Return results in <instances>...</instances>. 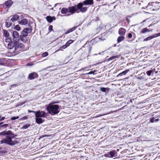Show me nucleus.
I'll list each match as a JSON object with an SVG mask.
<instances>
[{"mask_svg": "<svg viewBox=\"0 0 160 160\" xmlns=\"http://www.w3.org/2000/svg\"><path fill=\"white\" fill-rule=\"evenodd\" d=\"M28 111L29 113L33 112L35 114V122L38 124L42 123L44 121L42 118H45L47 116V114L43 111H34L30 110H28Z\"/></svg>", "mask_w": 160, "mask_h": 160, "instance_id": "f257e3e1", "label": "nucleus"}, {"mask_svg": "<svg viewBox=\"0 0 160 160\" xmlns=\"http://www.w3.org/2000/svg\"><path fill=\"white\" fill-rule=\"evenodd\" d=\"M13 42H11L10 43L8 44V48L9 49L14 48V52L16 53L18 52L20 50L18 49L23 48H24V46L22 43L20 44L19 43V39H13Z\"/></svg>", "mask_w": 160, "mask_h": 160, "instance_id": "f03ea898", "label": "nucleus"}, {"mask_svg": "<svg viewBox=\"0 0 160 160\" xmlns=\"http://www.w3.org/2000/svg\"><path fill=\"white\" fill-rule=\"evenodd\" d=\"M46 108L48 112L51 115L56 114L59 112V106L52 103H49L47 106Z\"/></svg>", "mask_w": 160, "mask_h": 160, "instance_id": "7ed1b4c3", "label": "nucleus"}, {"mask_svg": "<svg viewBox=\"0 0 160 160\" xmlns=\"http://www.w3.org/2000/svg\"><path fill=\"white\" fill-rule=\"evenodd\" d=\"M12 136H7L5 138L1 140L0 141L1 143H5L9 145H13L16 143L15 141H12V139L15 138L17 136L16 135H12Z\"/></svg>", "mask_w": 160, "mask_h": 160, "instance_id": "20e7f679", "label": "nucleus"}, {"mask_svg": "<svg viewBox=\"0 0 160 160\" xmlns=\"http://www.w3.org/2000/svg\"><path fill=\"white\" fill-rule=\"evenodd\" d=\"M71 109L69 107H65L61 106V114L65 117H67L70 113Z\"/></svg>", "mask_w": 160, "mask_h": 160, "instance_id": "39448f33", "label": "nucleus"}, {"mask_svg": "<svg viewBox=\"0 0 160 160\" xmlns=\"http://www.w3.org/2000/svg\"><path fill=\"white\" fill-rule=\"evenodd\" d=\"M129 69H126L125 70L122 72L119 73L116 76L120 80H124L126 79H127L128 78H123V76L125 75L129 71Z\"/></svg>", "mask_w": 160, "mask_h": 160, "instance_id": "423d86ee", "label": "nucleus"}, {"mask_svg": "<svg viewBox=\"0 0 160 160\" xmlns=\"http://www.w3.org/2000/svg\"><path fill=\"white\" fill-rule=\"evenodd\" d=\"M83 4L82 3H79L77 5V8L79 12L82 13L85 12L87 10V7H83Z\"/></svg>", "mask_w": 160, "mask_h": 160, "instance_id": "0eeeda50", "label": "nucleus"}, {"mask_svg": "<svg viewBox=\"0 0 160 160\" xmlns=\"http://www.w3.org/2000/svg\"><path fill=\"white\" fill-rule=\"evenodd\" d=\"M108 158H112L117 156V152L115 150H112L108 152L105 156Z\"/></svg>", "mask_w": 160, "mask_h": 160, "instance_id": "6e6552de", "label": "nucleus"}, {"mask_svg": "<svg viewBox=\"0 0 160 160\" xmlns=\"http://www.w3.org/2000/svg\"><path fill=\"white\" fill-rule=\"evenodd\" d=\"M109 32V31H106L105 32H104L102 33L100 37L98 38H96L95 39L98 38L101 41H103L106 39V38L107 37L108 34V33Z\"/></svg>", "mask_w": 160, "mask_h": 160, "instance_id": "1a4fd4ad", "label": "nucleus"}, {"mask_svg": "<svg viewBox=\"0 0 160 160\" xmlns=\"http://www.w3.org/2000/svg\"><path fill=\"white\" fill-rule=\"evenodd\" d=\"M68 10V12H69L71 14L74 13L76 11H77V12H79L77 8V5L70 7H69Z\"/></svg>", "mask_w": 160, "mask_h": 160, "instance_id": "9d476101", "label": "nucleus"}, {"mask_svg": "<svg viewBox=\"0 0 160 160\" xmlns=\"http://www.w3.org/2000/svg\"><path fill=\"white\" fill-rule=\"evenodd\" d=\"M38 77V74L35 72H33L29 74L28 76V79L32 80Z\"/></svg>", "mask_w": 160, "mask_h": 160, "instance_id": "9b49d317", "label": "nucleus"}, {"mask_svg": "<svg viewBox=\"0 0 160 160\" xmlns=\"http://www.w3.org/2000/svg\"><path fill=\"white\" fill-rule=\"evenodd\" d=\"M152 117L149 119V122L151 123L157 122L159 121L158 118H157L158 116L153 114L152 115Z\"/></svg>", "mask_w": 160, "mask_h": 160, "instance_id": "f8f14e48", "label": "nucleus"}, {"mask_svg": "<svg viewBox=\"0 0 160 160\" xmlns=\"http://www.w3.org/2000/svg\"><path fill=\"white\" fill-rule=\"evenodd\" d=\"M74 41L72 40H69L64 45L61 46V51H62V49H64L70 46V45Z\"/></svg>", "mask_w": 160, "mask_h": 160, "instance_id": "ddd939ff", "label": "nucleus"}, {"mask_svg": "<svg viewBox=\"0 0 160 160\" xmlns=\"http://www.w3.org/2000/svg\"><path fill=\"white\" fill-rule=\"evenodd\" d=\"M160 36V32L157 33H155L152 35L146 38L143 39V41H148L149 40H150L152 38L158 37Z\"/></svg>", "mask_w": 160, "mask_h": 160, "instance_id": "4468645a", "label": "nucleus"}, {"mask_svg": "<svg viewBox=\"0 0 160 160\" xmlns=\"http://www.w3.org/2000/svg\"><path fill=\"white\" fill-rule=\"evenodd\" d=\"M6 135L8 136L9 135H14V134L10 130H9L8 131H4L0 133V135L4 136Z\"/></svg>", "mask_w": 160, "mask_h": 160, "instance_id": "2eb2a0df", "label": "nucleus"}, {"mask_svg": "<svg viewBox=\"0 0 160 160\" xmlns=\"http://www.w3.org/2000/svg\"><path fill=\"white\" fill-rule=\"evenodd\" d=\"M12 4L13 2L12 0H8L5 2L3 7H4L5 8L7 7L9 8L12 6Z\"/></svg>", "mask_w": 160, "mask_h": 160, "instance_id": "dca6fc26", "label": "nucleus"}, {"mask_svg": "<svg viewBox=\"0 0 160 160\" xmlns=\"http://www.w3.org/2000/svg\"><path fill=\"white\" fill-rule=\"evenodd\" d=\"M46 19L48 22L51 23L56 20V18L54 16H47L46 17Z\"/></svg>", "mask_w": 160, "mask_h": 160, "instance_id": "f3484780", "label": "nucleus"}, {"mask_svg": "<svg viewBox=\"0 0 160 160\" xmlns=\"http://www.w3.org/2000/svg\"><path fill=\"white\" fill-rule=\"evenodd\" d=\"M82 3L85 5H91L93 4V0H86L84 1Z\"/></svg>", "mask_w": 160, "mask_h": 160, "instance_id": "a211bd4d", "label": "nucleus"}, {"mask_svg": "<svg viewBox=\"0 0 160 160\" xmlns=\"http://www.w3.org/2000/svg\"><path fill=\"white\" fill-rule=\"evenodd\" d=\"M12 36L13 38V39H18L17 38L19 39V33L17 32L16 31H14L12 32Z\"/></svg>", "mask_w": 160, "mask_h": 160, "instance_id": "6ab92c4d", "label": "nucleus"}, {"mask_svg": "<svg viewBox=\"0 0 160 160\" xmlns=\"http://www.w3.org/2000/svg\"><path fill=\"white\" fill-rule=\"evenodd\" d=\"M32 31H22V32L21 35L23 37H26L28 36V34L31 32Z\"/></svg>", "mask_w": 160, "mask_h": 160, "instance_id": "aec40b11", "label": "nucleus"}, {"mask_svg": "<svg viewBox=\"0 0 160 160\" xmlns=\"http://www.w3.org/2000/svg\"><path fill=\"white\" fill-rule=\"evenodd\" d=\"M110 88H108L101 87L100 88V90L102 92L108 93L110 90Z\"/></svg>", "mask_w": 160, "mask_h": 160, "instance_id": "412c9836", "label": "nucleus"}, {"mask_svg": "<svg viewBox=\"0 0 160 160\" xmlns=\"http://www.w3.org/2000/svg\"><path fill=\"white\" fill-rule=\"evenodd\" d=\"M28 19L26 18L20 21L19 23L21 25H25L28 23Z\"/></svg>", "mask_w": 160, "mask_h": 160, "instance_id": "4be33fe9", "label": "nucleus"}, {"mask_svg": "<svg viewBox=\"0 0 160 160\" xmlns=\"http://www.w3.org/2000/svg\"><path fill=\"white\" fill-rule=\"evenodd\" d=\"M19 18V16L17 15H14L13 17L11 19L12 22L17 20Z\"/></svg>", "mask_w": 160, "mask_h": 160, "instance_id": "5701e85b", "label": "nucleus"}, {"mask_svg": "<svg viewBox=\"0 0 160 160\" xmlns=\"http://www.w3.org/2000/svg\"><path fill=\"white\" fill-rule=\"evenodd\" d=\"M124 38V37L123 36H119L117 39V42L119 43L122 41Z\"/></svg>", "mask_w": 160, "mask_h": 160, "instance_id": "b1692460", "label": "nucleus"}, {"mask_svg": "<svg viewBox=\"0 0 160 160\" xmlns=\"http://www.w3.org/2000/svg\"><path fill=\"white\" fill-rule=\"evenodd\" d=\"M97 72V71L96 70H94V71H91L89 72L86 73H84L81 74V76H83L86 75H88V74H95V72Z\"/></svg>", "mask_w": 160, "mask_h": 160, "instance_id": "393cba45", "label": "nucleus"}, {"mask_svg": "<svg viewBox=\"0 0 160 160\" xmlns=\"http://www.w3.org/2000/svg\"><path fill=\"white\" fill-rule=\"evenodd\" d=\"M6 61V58H0V65H3Z\"/></svg>", "mask_w": 160, "mask_h": 160, "instance_id": "a878e982", "label": "nucleus"}, {"mask_svg": "<svg viewBox=\"0 0 160 160\" xmlns=\"http://www.w3.org/2000/svg\"><path fill=\"white\" fill-rule=\"evenodd\" d=\"M61 12L63 14H66L68 12V9L64 8H63L62 9Z\"/></svg>", "mask_w": 160, "mask_h": 160, "instance_id": "bb28decb", "label": "nucleus"}, {"mask_svg": "<svg viewBox=\"0 0 160 160\" xmlns=\"http://www.w3.org/2000/svg\"><path fill=\"white\" fill-rule=\"evenodd\" d=\"M125 33L126 31H118V33L120 36H124L125 35Z\"/></svg>", "mask_w": 160, "mask_h": 160, "instance_id": "cd10ccee", "label": "nucleus"}, {"mask_svg": "<svg viewBox=\"0 0 160 160\" xmlns=\"http://www.w3.org/2000/svg\"><path fill=\"white\" fill-rule=\"evenodd\" d=\"M3 33L5 37L8 38L9 36V35L8 31H3Z\"/></svg>", "mask_w": 160, "mask_h": 160, "instance_id": "c85d7f7f", "label": "nucleus"}, {"mask_svg": "<svg viewBox=\"0 0 160 160\" xmlns=\"http://www.w3.org/2000/svg\"><path fill=\"white\" fill-rule=\"evenodd\" d=\"M152 70H150L147 71L146 72L147 75L148 76H150L152 74H153V73L152 72Z\"/></svg>", "mask_w": 160, "mask_h": 160, "instance_id": "c756f323", "label": "nucleus"}, {"mask_svg": "<svg viewBox=\"0 0 160 160\" xmlns=\"http://www.w3.org/2000/svg\"><path fill=\"white\" fill-rule=\"evenodd\" d=\"M48 53L47 52H45L42 54V57H45L48 55Z\"/></svg>", "mask_w": 160, "mask_h": 160, "instance_id": "7c9ffc66", "label": "nucleus"}, {"mask_svg": "<svg viewBox=\"0 0 160 160\" xmlns=\"http://www.w3.org/2000/svg\"><path fill=\"white\" fill-rule=\"evenodd\" d=\"M30 126V125L29 124H26L24 125L23 127H22V128L24 129H26L27 128H28L29 126Z\"/></svg>", "mask_w": 160, "mask_h": 160, "instance_id": "2f4dec72", "label": "nucleus"}, {"mask_svg": "<svg viewBox=\"0 0 160 160\" xmlns=\"http://www.w3.org/2000/svg\"><path fill=\"white\" fill-rule=\"evenodd\" d=\"M89 68L88 67H85V68H82L80 70H79V71H82V70H83L84 71L88 70Z\"/></svg>", "mask_w": 160, "mask_h": 160, "instance_id": "473e14b6", "label": "nucleus"}, {"mask_svg": "<svg viewBox=\"0 0 160 160\" xmlns=\"http://www.w3.org/2000/svg\"><path fill=\"white\" fill-rule=\"evenodd\" d=\"M14 28L16 29V30H20V28L18 25L14 27Z\"/></svg>", "mask_w": 160, "mask_h": 160, "instance_id": "72a5a7b5", "label": "nucleus"}, {"mask_svg": "<svg viewBox=\"0 0 160 160\" xmlns=\"http://www.w3.org/2000/svg\"><path fill=\"white\" fill-rule=\"evenodd\" d=\"M19 117L18 116H17V117H13L11 118V119L12 120H15L16 119H18L19 118Z\"/></svg>", "mask_w": 160, "mask_h": 160, "instance_id": "f704fd0d", "label": "nucleus"}, {"mask_svg": "<svg viewBox=\"0 0 160 160\" xmlns=\"http://www.w3.org/2000/svg\"><path fill=\"white\" fill-rule=\"evenodd\" d=\"M32 27H31V26H30V28H26L23 30H32Z\"/></svg>", "mask_w": 160, "mask_h": 160, "instance_id": "c9c22d12", "label": "nucleus"}, {"mask_svg": "<svg viewBox=\"0 0 160 160\" xmlns=\"http://www.w3.org/2000/svg\"><path fill=\"white\" fill-rule=\"evenodd\" d=\"M8 126V124H5L2 125L1 126H0V127H6Z\"/></svg>", "mask_w": 160, "mask_h": 160, "instance_id": "e433bc0d", "label": "nucleus"}, {"mask_svg": "<svg viewBox=\"0 0 160 160\" xmlns=\"http://www.w3.org/2000/svg\"><path fill=\"white\" fill-rule=\"evenodd\" d=\"M132 37V35L131 33H129L128 35V37L129 38H131Z\"/></svg>", "mask_w": 160, "mask_h": 160, "instance_id": "4c0bfd02", "label": "nucleus"}, {"mask_svg": "<svg viewBox=\"0 0 160 160\" xmlns=\"http://www.w3.org/2000/svg\"><path fill=\"white\" fill-rule=\"evenodd\" d=\"M114 59H115L114 57V56H112L111 57H110L108 59V61L111 60H113Z\"/></svg>", "mask_w": 160, "mask_h": 160, "instance_id": "58836bf2", "label": "nucleus"}, {"mask_svg": "<svg viewBox=\"0 0 160 160\" xmlns=\"http://www.w3.org/2000/svg\"><path fill=\"white\" fill-rule=\"evenodd\" d=\"M150 31H141L140 33L142 34V33H144L147 32H149Z\"/></svg>", "mask_w": 160, "mask_h": 160, "instance_id": "ea45409f", "label": "nucleus"}, {"mask_svg": "<svg viewBox=\"0 0 160 160\" xmlns=\"http://www.w3.org/2000/svg\"><path fill=\"white\" fill-rule=\"evenodd\" d=\"M78 26H74L72 28L70 29L69 30H75L78 28Z\"/></svg>", "mask_w": 160, "mask_h": 160, "instance_id": "a19ab883", "label": "nucleus"}, {"mask_svg": "<svg viewBox=\"0 0 160 160\" xmlns=\"http://www.w3.org/2000/svg\"><path fill=\"white\" fill-rule=\"evenodd\" d=\"M48 7V8L49 9H52V10H53V8H52V6L51 5H48V6H47Z\"/></svg>", "mask_w": 160, "mask_h": 160, "instance_id": "79ce46f5", "label": "nucleus"}, {"mask_svg": "<svg viewBox=\"0 0 160 160\" xmlns=\"http://www.w3.org/2000/svg\"><path fill=\"white\" fill-rule=\"evenodd\" d=\"M27 119H28V117L27 116H25V117H22V118H21L20 119L21 120H24Z\"/></svg>", "mask_w": 160, "mask_h": 160, "instance_id": "37998d69", "label": "nucleus"}, {"mask_svg": "<svg viewBox=\"0 0 160 160\" xmlns=\"http://www.w3.org/2000/svg\"><path fill=\"white\" fill-rule=\"evenodd\" d=\"M5 118L4 117H1V116H0V121L3 120Z\"/></svg>", "mask_w": 160, "mask_h": 160, "instance_id": "c03bdc74", "label": "nucleus"}, {"mask_svg": "<svg viewBox=\"0 0 160 160\" xmlns=\"http://www.w3.org/2000/svg\"><path fill=\"white\" fill-rule=\"evenodd\" d=\"M52 25H50L49 28L48 30H52Z\"/></svg>", "mask_w": 160, "mask_h": 160, "instance_id": "a18cd8bd", "label": "nucleus"}, {"mask_svg": "<svg viewBox=\"0 0 160 160\" xmlns=\"http://www.w3.org/2000/svg\"><path fill=\"white\" fill-rule=\"evenodd\" d=\"M72 31H72H67L65 32V33L66 34H68V33H69L70 32H71L72 31Z\"/></svg>", "mask_w": 160, "mask_h": 160, "instance_id": "49530a36", "label": "nucleus"}, {"mask_svg": "<svg viewBox=\"0 0 160 160\" xmlns=\"http://www.w3.org/2000/svg\"><path fill=\"white\" fill-rule=\"evenodd\" d=\"M10 24H8L7 22H6V26L7 28H8V27H10Z\"/></svg>", "mask_w": 160, "mask_h": 160, "instance_id": "de8ad7c7", "label": "nucleus"}, {"mask_svg": "<svg viewBox=\"0 0 160 160\" xmlns=\"http://www.w3.org/2000/svg\"><path fill=\"white\" fill-rule=\"evenodd\" d=\"M92 48V47L90 45H89V52H90V51L91 50Z\"/></svg>", "mask_w": 160, "mask_h": 160, "instance_id": "09e8293b", "label": "nucleus"}, {"mask_svg": "<svg viewBox=\"0 0 160 160\" xmlns=\"http://www.w3.org/2000/svg\"><path fill=\"white\" fill-rule=\"evenodd\" d=\"M66 144L65 143V144H64V143H62V144L61 145V146L62 148H63V146H65V145Z\"/></svg>", "mask_w": 160, "mask_h": 160, "instance_id": "8fccbe9b", "label": "nucleus"}, {"mask_svg": "<svg viewBox=\"0 0 160 160\" xmlns=\"http://www.w3.org/2000/svg\"><path fill=\"white\" fill-rule=\"evenodd\" d=\"M119 56H120L119 55H116V56H114V57L115 58V59L116 58H118L119 57Z\"/></svg>", "mask_w": 160, "mask_h": 160, "instance_id": "3c124183", "label": "nucleus"}, {"mask_svg": "<svg viewBox=\"0 0 160 160\" xmlns=\"http://www.w3.org/2000/svg\"><path fill=\"white\" fill-rule=\"evenodd\" d=\"M155 68L153 69H151L150 70H152V73H153V72H155Z\"/></svg>", "mask_w": 160, "mask_h": 160, "instance_id": "603ef678", "label": "nucleus"}, {"mask_svg": "<svg viewBox=\"0 0 160 160\" xmlns=\"http://www.w3.org/2000/svg\"><path fill=\"white\" fill-rule=\"evenodd\" d=\"M98 54H100V53H98V54H94L93 55H97Z\"/></svg>", "mask_w": 160, "mask_h": 160, "instance_id": "864d4df0", "label": "nucleus"}, {"mask_svg": "<svg viewBox=\"0 0 160 160\" xmlns=\"http://www.w3.org/2000/svg\"><path fill=\"white\" fill-rule=\"evenodd\" d=\"M3 123V122H0V125L2 124Z\"/></svg>", "mask_w": 160, "mask_h": 160, "instance_id": "5fc2aeb1", "label": "nucleus"}, {"mask_svg": "<svg viewBox=\"0 0 160 160\" xmlns=\"http://www.w3.org/2000/svg\"><path fill=\"white\" fill-rule=\"evenodd\" d=\"M158 72V71H155V74H157Z\"/></svg>", "mask_w": 160, "mask_h": 160, "instance_id": "6e6d98bb", "label": "nucleus"}, {"mask_svg": "<svg viewBox=\"0 0 160 160\" xmlns=\"http://www.w3.org/2000/svg\"><path fill=\"white\" fill-rule=\"evenodd\" d=\"M121 30H125L123 28H121Z\"/></svg>", "mask_w": 160, "mask_h": 160, "instance_id": "4d7b16f0", "label": "nucleus"}, {"mask_svg": "<svg viewBox=\"0 0 160 160\" xmlns=\"http://www.w3.org/2000/svg\"><path fill=\"white\" fill-rule=\"evenodd\" d=\"M130 102H132V100H131L130 101Z\"/></svg>", "mask_w": 160, "mask_h": 160, "instance_id": "13d9d810", "label": "nucleus"}, {"mask_svg": "<svg viewBox=\"0 0 160 160\" xmlns=\"http://www.w3.org/2000/svg\"><path fill=\"white\" fill-rule=\"evenodd\" d=\"M70 15V14H67V15H68H68Z\"/></svg>", "mask_w": 160, "mask_h": 160, "instance_id": "bf43d9fd", "label": "nucleus"}, {"mask_svg": "<svg viewBox=\"0 0 160 160\" xmlns=\"http://www.w3.org/2000/svg\"><path fill=\"white\" fill-rule=\"evenodd\" d=\"M144 30H147V29H146V28H145V29H144Z\"/></svg>", "mask_w": 160, "mask_h": 160, "instance_id": "052dcab7", "label": "nucleus"}, {"mask_svg": "<svg viewBox=\"0 0 160 160\" xmlns=\"http://www.w3.org/2000/svg\"><path fill=\"white\" fill-rule=\"evenodd\" d=\"M62 129H60L61 131H62Z\"/></svg>", "mask_w": 160, "mask_h": 160, "instance_id": "680f3d73", "label": "nucleus"}]
</instances>
